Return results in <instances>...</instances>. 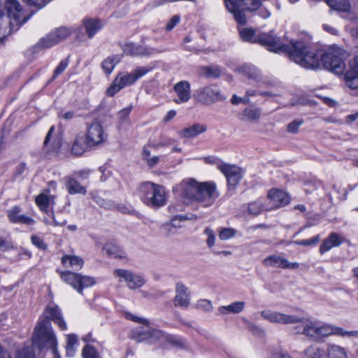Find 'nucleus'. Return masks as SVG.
Instances as JSON below:
<instances>
[{
    "instance_id": "f257e3e1",
    "label": "nucleus",
    "mask_w": 358,
    "mask_h": 358,
    "mask_svg": "<svg viewBox=\"0 0 358 358\" xmlns=\"http://www.w3.org/2000/svg\"><path fill=\"white\" fill-rule=\"evenodd\" d=\"M51 321L62 331L67 328L58 306L50 304L46 306L35 327L32 337L33 343L39 348H47L52 350L55 358H61L57 352V341L51 326Z\"/></svg>"
},
{
    "instance_id": "f03ea898",
    "label": "nucleus",
    "mask_w": 358,
    "mask_h": 358,
    "mask_svg": "<svg viewBox=\"0 0 358 358\" xmlns=\"http://www.w3.org/2000/svg\"><path fill=\"white\" fill-rule=\"evenodd\" d=\"M173 191L181 198L200 203L203 207L211 206L219 196L214 182H199L193 178L182 180Z\"/></svg>"
},
{
    "instance_id": "7ed1b4c3",
    "label": "nucleus",
    "mask_w": 358,
    "mask_h": 358,
    "mask_svg": "<svg viewBox=\"0 0 358 358\" xmlns=\"http://www.w3.org/2000/svg\"><path fill=\"white\" fill-rule=\"evenodd\" d=\"M303 334L313 341H318L332 335L343 338H358V331H347L342 327L333 326L317 320L300 319Z\"/></svg>"
},
{
    "instance_id": "20e7f679",
    "label": "nucleus",
    "mask_w": 358,
    "mask_h": 358,
    "mask_svg": "<svg viewBox=\"0 0 358 358\" xmlns=\"http://www.w3.org/2000/svg\"><path fill=\"white\" fill-rule=\"evenodd\" d=\"M287 55L295 63L305 69H315L320 66L322 54L310 50L304 42L291 41Z\"/></svg>"
},
{
    "instance_id": "39448f33",
    "label": "nucleus",
    "mask_w": 358,
    "mask_h": 358,
    "mask_svg": "<svg viewBox=\"0 0 358 358\" xmlns=\"http://www.w3.org/2000/svg\"><path fill=\"white\" fill-rule=\"evenodd\" d=\"M262 0H225L227 10L234 15L236 21L240 24L247 22L244 12L258 10L259 15L263 18L270 17V12L264 7H261Z\"/></svg>"
},
{
    "instance_id": "423d86ee",
    "label": "nucleus",
    "mask_w": 358,
    "mask_h": 358,
    "mask_svg": "<svg viewBox=\"0 0 358 358\" xmlns=\"http://www.w3.org/2000/svg\"><path fill=\"white\" fill-rule=\"evenodd\" d=\"M153 66H138L131 73H119L106 90L109 96H113L122 89L133 85L138 79L148 73Z\"/></svg>"
},
{
    "instance_id": "0eeeda50",
    "label": "nucleus",
    "mask_w": 358,
    "mask_h": 358,
    "mask_svg": "<svg viewBox=\"0 0 358 358\" xmlns=\"http://www.w3.org/2000/svg\"><path fill=\"white\" fill-rule=\"evenodd\" d=\"M139 190L141 200L149 206L162 207L166 203L167 193L162 185L146 182L141 185Z\"/></svg>"
},
{
    "instance_id": "6e6552de",
    "label": "nucleus",
    "mask_w": 358,
    "mask_h": 358,
    "mask_svg": "<svg viewBox=\"0 0 358 358\" xmlns=\"http://www.w3.org/2000/svg\"><path fill=\"white\" fill-rule=\"evenodd\" d=\"M347 57L348 54L343 48L332 46L322 54L321 63L329 71L336 74H341L345 69L344 59Z\"/></svg>"
},
{
    "instance_id": "1a4fd4ad",
    "label": "nucleus",
    "mask_w": 358,
    "mask_h": 358,
    "mask_svg": "<svg viewBox=\"0 0 358 358\" xmlns=\"http://www.w3.org/2000/svg\"><path fill=\"white\" fill-rule=\"evenodd\" d=\"M60 278L80 294L83 293V289L92 287L96 282L93 277L82 275L70 271L60 272Z\"/></svg>"
},
{
    "instance_id": "9d476101",
    "label": "nucleus",
    "mask_w": 358,
    "mask_h": 358,
    "mask_svg": "<svg viewBox=\"0 0 358 358\" xmlns=\"http://www.w3.org/2000/svg\"><path fill=\"white\" fill-rule=\"evenodd\" d=\"M113 273L114 277L119 280V282H124L129 289H139L145 283V280L142 275L128 269L116 268Z\"/></svg>"
},
{
    "instance_id": "9b49d317",
    "label": "nucleus",
    "mask_w": 358,
    "mask_h": 358,
    "mask_svg": "<svg viewBox=\"0 0 358 358\" xmlns=\"http://www.w3.org/2000/svg\"><path fill=\"white\" fill-rule=\"evenodd\" d=\"M86 138L90 147L96 146L106 141L108 134L99 120H93L87 126Z\"/></svg>"
},
{
    "instance_id": "f8f14e48",
    "label": "nucleus",
    "mask_w": 358,
    "mask_h": 358,
    "mask_svg": "<svg viewBox=\"0 0 358 358\" xmlns=\"http://www.w3.org/2000/svg\"><path fill=\"white\" fill-rule=\"evenodd\" d=\"M253 41L265 46L268 50L274 52H284L287 54L289 50V44H282L280 38L275 36L273 31L269 33L259 34L257 36V38H255Z\"/></svg>"
},
{
    "instance_id": "ddd939ff",
    "label": "nucleus",
    "mask_w": 358,
    "mask_h": 358,
    "mask_svg": "<svg viewBox=\"0 0 358 358\" xmlns=\"http://www.w3.org/2000/svg\"><path fill=\"white\" fill-rule=\"evenodd\" d=\"M196 99L204 105H211L215 102L224 100L225 97L215 85H208L199 88L196 91Z\"/></svg>"
},
{
    "instance_id": "4468645a",
    "label": "nucleus",
    "mask_w": 358,
    "mask_h": 358,
    "mask_svg": "<svg viewBox=\"0 0 358 358\" xmlns=\"http://www.w3.org/2000/svg\"><path fill=\"white\" fill-rule=\"evenodd\" d=\"M71 33V30L67 27L57 28L41 38L38 43V46L42 48H50L69 37Z\"/></svg>"
},
{
    "instance_id": "2eb2a0df",
    "label": "nucleus",
    "mask_w": 358,
    "mask_h": 358,
    "mask_svg": "<svg viewBox=\"0 0 358 358\" xmlns=\"http://www.w3.org/2000/svg\"><path fill=\"white\" fill-rule=\"evenodd\" d=\"M7 9L8 17L10 19L11 27L21 25L26 22L27 17H22L21 6L16 0H8L5 3Z\"/></svg>"
},
{
    "instance_id": "dca6fc26",
    "label": "nucleus",
    "mask_w": 358,
    "mask_h": 358,
    "mask_svg": "<svg viewBox=\"0 0 358 358\" xmlns=\"http://www.w3.org/2000/svg\"><path fill=\"white\" fill-rule=\"evenodd\" d=\"M262 317L273 323L280 324H295L301 322L300 318L292 315H286L276 311L269 310H263L261 312Z\"/></svg>"
},
{
    "instance_id": "f3484780",
    "label": "nucleus",
    "mask_w": 358,
    "mask_h": 358,
    "mask_svg": "<svg viewBox=\"0 0 358 358\" xmlns=\"http://www.w3.org/2000/svg\"><path fill=\"white\" fill-rule=\"evenodd\" d=\"M191 294L189 289L182 282L176 285V296L173 305L182 309H187L190 305Z\"/></svg>"
},
{
    "instance_id": "a211bd4d",
    "label": "nucleus",
    "mask_w": 358,
    "mask_h": 358,
    "mask_svg": "<svg viewBox=\"0 0 358 358\" xmlns=\"http://www.w3.org/2000/svg\"><path fill=\"white\" fill-rule=\"evenodd\" d=\"M219 169L225 176L230 186H236L242 178L241 169L235 165L224 164L219 166Z\"/></svg>"
},
{
    "instance_id": "6ab92c4d",
    "label": "nucleus",
    "mask_w": 358,
    "mask_h": 358,
    "mask_svg": "<svg viewBox=\"0 0 358 358\" xmlns=\"http://www.w3.org/2000/svg\"><path fill=\"white\" fill-rule=\"evenodd\" d=\"M268 199L271 203V206L268 207L269 210L285 206L290 201V197L285 192L276 189L269 191Z\"/></svg>"
},
{
    "instance_id": "aec40b11",
    "label": "nucleus",
    "mask_w": 358,
    "mask_h": 358,
    "mask_svg": "<svg viewBox=\"0 0 358 358\" xmlns=\"http://www.w3.org/2000/svg\"><path fill=\"white\" fill-rule=\"evenodd\" d=\"M349 66L345 75L346 85L352 90H358V56L350 62Z\"/></svg>"
},
{
    "instance_id": "412c9836",
    "label": "nucleus",
    "mask_w": 358,
    "mask_h": 358,
    "mask_svg": "<svg viewBox=\"0 0 358 358\" xmlns=\"http://www.w3.org/2000/svg\"><path fill=\"white\" fill-rule=\"evenodd\" d=\"M173 90L177 94V99L174 100L176 103L187 102L191 97L190 84L187 80H182L173 86Z\"/></svg>"
},
{
    "instance_id": "4be33fe9",
    "label": "nucleus",
    "mask_w": 358,
    "mask_h": 358,
    "mask_svg": "<svg viewBox=\"0 0 358 358\" xmlns=\"http://www.w3.org/2000/svg\"><path fill=\"white\" fill-rule=\"evenodd\" d=\"M264 264L266 266H273L282 268L295 269L299 266L297 262H289L287 259L279 255H271L264 259Z\"/></svg>"
},
{
    "instance_id": "5701e85b",
    "label": "nucleus",
    "mask_w": 358,
    "mask_h": 358,
    "mask_svg": "<svg viewBox=\"0 0 358 358\" xmlns=\"http://www.w3.org/2000/svg\"><path fill=\"white\" fill-rule=\"evenodd\" d=\"M21 209L18 206H14L7 211L9 220L13 223H20L27 225H31L35 223L34 219L25 215L20 214Z\"/></svg>"
},
{
    "instance_id": "b1692460",
    "label": "nucleus",
    "mask_w": 358,
    "mask_h": 358,
    "mask_svg": "<svg viewBox=\"0 0 358 358\" xmlns=\"http://www.w3.org/2000/svg\"><path fill=\"white\" fill-rule=\"evenodd\" d=\"M343 241V238L341 237L338 234L335 232L331 233L320 245L319 250L320 253L323 255L326 252L330 250L331 248L340 246Z\"/></svg>"
},
{
    "instance_id": "393cba45",
    "label": "nucleus",
    "mask_w": 358,
    "mask_h": 358,
    "mask_svg": "<svg viewBox=\"0 0 358 358\" xmlns=\"http://www.w3.org/2000/svg\"><path fill=\"white\" fill-rule=\"evenodd\" d=\"M326 356L327 358H348L346 348L331 343L326 345Z\"/></svg>"
},
{
    "instance_id": "a878e982",
    "label": "nucleus",
    "mask_w": 358,
    "mask_h": 358,
    "mask_svg": "<svg viewBox=\"0 0 358 358\" xmlns=\"http://www.w3.org/2000/svg\"><path fill=\"white\" fill-rule=\"evenodd\" d=\"M245 307V301H235L227 306H222L217 308L220 315L239 314Z\"/></svg>"
},
{
    "instance_id": "bb28decb",
    "label": "nucleus",
    "mask_w": 358,
    "mask_h": 358,
    "mask_svg": "<svg viewBox=\"0 0 358 358\" xmlns=\"http://www.w3.org/2000/svg\"><path fill=\"white\" fill-rule=\"evenodd\" d=\"M123 53L131 56H147L151 52L145 47L136 45L134 43H127L122 48Z\"/></svg>"
},
{
    "instance_id": "cd10ccee",
    "label": "nucleus",
    "mask_w": 358,
    "mask_h": 358,
    "mask_svg": "<svg viewBox=\"0 0 358 358\" xmlns=\"http://www.w3.org/2000/svg\"><path fill=\"white\" fill-rule=\"evenodd\" d=\"M206 129V125L197 123L180 130L179 136L181 138H193L205 132Z\"/></svg>"
},
{
    "instance_id": "c85d7f7f",
    "label": "nucleus",
    "mask_w": 358,
    "mask_h": 358,
    "mask_svg": "<svg viewBox=\"0 0 358 358\" xmlns=\"http://www.w3.org/2000/svg\"><path fill=\"white\" fill-rule=\"evenodd\" d=\"M107 257L114 259H124L127 255L125 252L118 245L113 243H107L103 247Z\"/></svg>"
},
{
    "instance_id": "c756f323",
    "label": "nucleus",
    "mask_w": 358,
    "mask_h": 358,
    "mask_svg": "<svg viewBox=\"0 0 358 358\" xmlns=\"http://www.w3.org/2000/svg\"><path fill=\"white\" fill-rule=\"evenodd\" d=\"M61 262L64 266L76 271L81 269L84 265L83 259L76 255H65L62 257Z\"/></svg>"
},
{
    "instance_id": "7c9ffc66",
    "label": "nucleus",
    "mask_w": 358,
    "mask_h": 358,
    "mask_svg": "<svg viewBox=\"0 0 358 358\" xmlns=\"http://www.w3.org/2000/svg\"><path fill=\"white\" fill-rule=\"evenodd\" d=\"M55 196L41 192L35 198V202L38 208L43 212H47L48 208L54 203Z\"/></svg>"
},
{
    "instance_id": "2f4dec72",
    "label": "nucleus",
    "mask_w": 358,
    "mask_h": 358,
    "mask_svg": "<svg viewBox=\"0 0 358 358\" xmlns=\"http://www.w3.org/2000/svg\"><path fill=\"white\" fill-rule=\"evenodd\" d=\"M87 147H90L87 138L83 135H78L74 140L71 151L73 155L79 156L86 150Z\"/></svg>"
},
{
    "instance_id": "473e14b6",
    "label": "nucleus",
    "mask_w": 358,
    "mask_h": 358,
    "mask_svg": "<svg viewBox=\"0 0 358 358\" xmlns=\"http://www.w3.org/2000/svg\"><path fill=\"white\" fill-rule=\"evenodd\" d=\"M66 187L69 193L71 194H85L87 192L85 187L82 186L76 179L71 177L66 178Z\"/></svg>"
},
{
    "instance_id": "72a5a7b5",
    "label": "nucleus",
    "mask_w": 358,
    "mask_h": 358,
    "mask_svg": "<svg viewBox=\"0 0 358 358\" xmlns=\"http://www.w3.org/2000/svg\"><path fill=\"white\" fill-rule=\"evenodd\" d=\"M240 71L248 78L259 81L262 78L259 70L251 64H244L240 68Z\"/></svg>"
},
{
    "instance_id": "f704fd0d",
    "label": "nucleus",
    "mask_w": 358,
    "mask_h": 358,
    "mask_svg": "<svg viewBox=\"0 0 358 358\" xmlns=\"http://www.w3.org/2000/svg\"><path fill=\"white\" fill-rule=\"evenodd\" d=\"M327 4L334 10L348 12L351 8V5L348 0H324Z\"/></svg>"
},
{
    "instance_id": "c9c22d12",
    "label": "nucleus",
    "mask_w": 358,
    "mask_h": 358,
    "mask_svg": "<svg viewBox=\"0 0 358 358\" xmlns=\"http://www.w3.org/2000/svg\"><path fill=\"white\" fill-rule=\"evenodd\" d=\"M221 73L222 71L217 66H203L200 69V74L207 78H217Z\"/></svg>"
},
{
    "instance_id": "e433bc0d",
    "label": "nucleus",
    "mask_w": 358,
    "mask_h": 358,
    "mask_svg": "<svg viewBox=\"0 0 358 358\" xmlns=\"http://www.w3.org/2000/svg\"><path fill=\"white\" fill-rule=\"evenodd\" d=\"M120 61V57L119 55L108 57L103 61L101 64L102 69L106 73L110 74Z\"/></svg>"
},
{
    "instance_id": "4c0bfd02",
    "label": "nucleus",
    "mask_w": 358,
    "mask_h": 358,
    "mask_svg": "<svg viewBox=\"0 0 358 358\" xmlns=\"http://www.w3.org/2000/svg\"><path fill=\"white\" fill-rule=\"evenodd\" d=\"M261 116V110L255 107L246 108L243 112L242 120L255 122L259 120Z\"/></svg>"
},
{
    "instance_id": "58836bf2",
    "label": "nucleus",
    "mask_w": 358,
    "mask_h": 358,
    "mask_svg": "<svg viewBox=\"0 0 358 358\" xmlns=\"http://www.w3.org/2000/svg\"><path fill=\"white\" fill-rule=\"evenodd\" d=\"M192 217H176L175 218L172 219L169 223L164 224L162 229L164 231L165 234L169 236H171L173 232L171 231V229H177L180 227V225L178 223L179 220H191Z\"/></svg>"
},
{
    "instance_id": "ea45409f",
    "label": "nucleus",
    "mask_w": 358,
    "mask_h": 358,
    "mask_svg": "<svg viewBox=\"0 0 358 358\" xmlns=\"http://www.w3.org/2000/svg\"><path fill=\"white\" fill-rule=\"evenodd\" d=\"M84 23L89 38H92L101 27L100 21L96 20H87Z\"/></svg>"
},
{
    "instance_id": "a19ab883",
    "label": "nucleus",
    "mask_w": 358,
    "mask_h": 358,
    "mask_svg": "<svg viewBox=\"0 0 358 358\" xmlns=\"http://www.w3.org/2000/svg\"><path fill=\"white\" fill-rule=\"evenodd\" d=\"M306 358H324L326 356V350L317 347L310 345L305 350Z\"/></svg>"
},
{
    "instance_id": "79ce46f5",
    "label": "nucleus",
    "mask_w": 358,
    "mask_h": 358,
    "mask_svg": "<svg viewBox=\"0 0 358 358\" xmlns=\"http://www.w3.org/2000/svg\"><path fill=\"white\" fill-rule=\"evenodd\" d=\"M145 339L153 342L164 337L163 332L160 330L149 328L141 334Z\"/></svg>"
},
{
    "instance_id": "37998d69",
    "label": "nucleus",
    "mask_w": 358,
    "mask_h": 358,
    "mask_svg": "<svg viewBox=\"0 0 358 358\" xmlns=\"http://www.w3.org/2000/svg\"><path fill=\"white\" fill-rule=\"evenodd\" d=\"M263 210H268L269 208L268 207L264 206V205L259 201H255L248 203V211L250 215H257Z\"/></svg>"
},
{
    "instance_id": "c03bdc74",
    "label": "nucleus",
    "mask_w": 358,
    "mask_h": 358,
    "mask_svg": "<svg viewBox=\"0 0 358 358\" xmlns=\"http://www.w3.org/2000/svg\"><path fill=\"white\" fill-rule=\"evenodd\" d=\"M166 341L173 347L184 348L186 347V341L181 337L176 335H167L165 336Z\"/></svg>"
},
{
    "instance_id": "a18cd8bd",
    "label": "nucleus",
    "mask_w": 358,
    "mask_h": 358,
    "mask_svg": "<svg viewBox=\"0 0 358 358\" xmlns=\"http://www.w3.org/2000/svg\"><path fill=\"white\" fill-rule=\"evenodd\" d=\"M173 143V140L169 138H163L160 139L159 141H149L148 144L150 148L158 150L161 148L167 147L171 145Z\"/></svg>"
},
{
    "instance_id": "49530a36",
    "label": "nucleus",
    "mask_w": 358,
    "mask_h": 358,
    "mask_svg": "<svg viewBox=\"0 0 358 358\" xmlns=\"http://www.w3.org/2000/svg\"><path fill=\"white\" fill-rule=\"evenodd\" d=\"M239 34L241 38L244 41H249L251 43H255L253 41L255 38H257V36H255V31L252 28H243L239 30Z\"/></svg>"
},
{
    "instance_id": "de8ad7c7",
    "label": "nucleus",
    "mask_w": 358,
    "mask_h": 358,
    "mask_svg": "<svg viewBox=\"0 0 358 358\" xmlns=\"http://www.w3.org/2000/svg\"><path fill=\"white\" fill-rule=\"evenodd\" d=\"M66 354L68 356L71 357L75 353V345L77 344V338L76 335L74 334H69L67 335L66 338Z\"/></svg>"
},
{
    "instance_id": "09e8293b",
    "label": "nucleus",
    "mask_w": 358,
    "mask_h": 358,
    "mask_svg": "<svg viewBox=\"0 0 358 358\" xmlns=\"http://www.w3.org/2000/svg\"><path fill=\"white\" fill-rule=\"evenodd\" d=\"M15 358H35L32 347H25L18 350Z\"/></svg>"
},
{
    "instance_id": "8fccbe9b",
    "label": "nucleus",
    "mask_w": 358,
    "mask_h": 358,
    "mask_svg": "<svg viewBox=\"0 0 358 358\" xmlns=\"http://www.w3.org/2000/svg\"><path fill=\"white\" fill-rule=\"evenodd\" d=\"M123 315L126 319L129 320L144 324L147 327L149 325V321L147 319L136 316L129 312L124 311L123 313Z\"/></svg>"
},
{
    "instance_id": "3c124183",
    "label": "nucleus",
    "mask_w": 358,
    "mask_h": 358,
    "mask_svg": "<svg viewBox=\"0 0 358 358\" xmlns=\"http://www.w3.org/2000/svg\"><path fill=\"white\" fill-rule=\"evenodd\" d=\"M83 358H101L94 348L86 345L83 350Z\"/></svg>"
},
{
    "instance_id": "603ef678",
    "label": "nucleus",
    "mask_w": 358,
    "mask_h": 358,
    "mask_svg": "<svg viewBox=\"0 0 358 358\" xmlns=\"http://www.w3.org/2000/svg\"><path fill=\"white\" fill-rule=\"evenodd\" d=\"M320 240V235H317L312 238L305 240L295 241L294 243L298 245L310 246L316 245Z\"/></svg>"
},
{
    "instance_id": "864d4df0",
    "label": "nucleus",
    "mask_w": 358,
    "mask_h": 358,
    "mask_svg": "<svg viewBox=\"0 0 358 358\" xmlns=\"http://www.w3.org/2000/svg\"><path fill=\"white\" fill-rule=\"evenodd\" d=\"M13 243L9 237L3 238L0 236V250L6 251L12 249Z\"/></svg>"
},
{
    "instance_id": "5fc2aeb1",
    "label": "nucleus",
    "mask_w": 358,
    "mask_h": 358,
    "mask_svg": "<svg viewBox=\"0 0 358 358\" xmlns=\"http://www.w3.org/2000/svg\"><path fill=\"white\" fill-rule=\"evenodd\" d=\"M235 236V231L231 228H224L220 230L219 237L221 240H227Z\"/></svg>"
},
{
    "instance_id": "6e6d98bb",
    "label": "nucleus",
    "mask_w": 358,
    "mask_h": 358,
    "mask_svg": "<svg viewBox=\"0 0 358 358\" xmlns=\"http://www.w3.org/2000/svg\"><path fill=\"white\" fill-rule=\"evenodd\" d=\"M196 306L198 308L205 311H210L213 309L211 301L207 299H201L198 301Z\"/></svg>"
},
{
    "instance_id": "4d7b16f0",
    "label": "nucleus",
    "mask_w": 358,
    "mask_h": 358,
    "mask_svg": "<svg viewBox=\"0 0 358 358\" xmlns=\"http://www.w3.org/2000/svg\"><path fill=\"white\" fill-rule=\"evenodd\" d=\"M69 65V60L67 59L62 60L59 65L57 66L55 70L54 71V75L53 78H56L59 75H60L62 73H63L65 69L67 68Z\"/></svg>"
},
{
    "instance_id": "13d9d810",
    "label": "nucleus",
    "mask_w": 358,
    "mask_h": 358,
    "mask_svg": "<svg viewBox=\"0 0 358 358\" xmlns=\"http://www.w3.org/2000/svg\"><path fill=\"white\" fill-rule=\"evenodd\" d=\"M50 0H23L24 3L30 6L41 8L44 7Z\"/></svg>"
},
{
    "instance_id": "bf43d9fd",
    "label": "nucleus",
    "mask_w": 358,
    "mask_h": 358,
    "mask_svg": "<svg viewBox=\"0 0 358 358\" xmlns=\"http://www.w3.org/2000/svg\"><path fill=\"white\" fill-rule=\"evenodd\" d=\"M204 234L208 236L206 240L207 245L208 247L211 248L215 245V235L213 231L210 228H206L204 230Z\"/></svg>"
},
{
    "instance_id": "052dcab7",
    "label": "nucleus",
    "mask_w": 358,
    "mask_h": 358,
    "mask_svg": "<svg viewBox=\"0 0 358 358\" xmlns=\"http://www.w3.org/2000/svg\"><path fill=\"white\" fill-rule=\"evenodd\" d=\"M132 108L133 106L131 105L120 110L117 115V118L120 120V121L124 122V120H126L129 117Z\"/></svg>"
},
{
    "instance_id": "680f3d73",
    "label": "nucleus",
    "mask_w": 358,
    "mask_h": 358,
    "mask_svg": "<svg viewBox=\"0 0 358 358\" xmlns=\"http://www.w3.org/2000/svg\"><path fill=\"white\" fill-rule=\"evenodd\" d=\"M302 123L301 120H294L287 125V131L290 133H296Z\"/></svg>"
},
{
    "instance_id": "e2e57ef3",
    "label": "nucleus",
    "mask_w": 358,
    "mask_h": 358,
    "mask_svg": "<svg viewBox=\"0 0 358 358\" xmlns=\"http://www.w3.org/2000/svg\"><path fill=\"white\" fill-rule=\"evenodd\" d=\"M31 240V243L38 248L41 250H45L47 248L46 244L40 237L37 236H32Z\"/></svg>"
},
{
    "instance_id": "0e129e2a",
    "label": "nucleus",
    "mask_w": 358,
    "mask_h": 358,
    "mask_svg": "<svg viewBox=\"0 0 358 358\" xmlns=\"http://www.w3.org/2000/svg\"><path fill=\"white\" fill-rule=\"evenodd\" d=\"M269 358H293L288 352L281 350L272 351Z\"/></svg>"
},
{
    "instance_id": "69168bd1",
    "label": "nucleus",
    "mask_w": 358,
    "mask_h": 358,
    "mask_svg": "<svg viewBox=\"0 0 358 358\" xmlns=\"http://www.w3.org/2000/svg\"><path fill=\"white\" fill-rule=\"evenodd\" d=\"M180 16L174 15L171 17V19L166 24V29L167 31L172 30L180 22Z\"/></svg>"
},
{
    "instance_id": "338daca9",
    "label": "nucleus",
    "mask_w": 358,
    "mask_h": 358,
    "mask_svg": "<svg viewBox=\"0 0 358 358\" xmlns=\"http://www.w3.org/2000/svg\"><path fill=\"white\" fill-rule=\"evenodd\" d=\"M231 102L234 105H238L241 103H248L250 102V99L246 96L241 98V97L238 96L236 94H234L231 99Z\"/></svg>"
},
{
    "instance_id": "774afa93",
    "label": "nucleus",
    "mask_w": 358,
    "mask_h": 358,
    "mask_svg": "<svg viewBox=\"0 0 358 358\" xmlns=\"http://www.w3.org/2000/svg\"><path fill=\"white\" fill-rule=\"evenodd\" d=\"M150 147L149 146L148 143L144 146L142 153V158L146 162H148V159L152 157L150 152Z\"/></svg>"
}]
</instances>
